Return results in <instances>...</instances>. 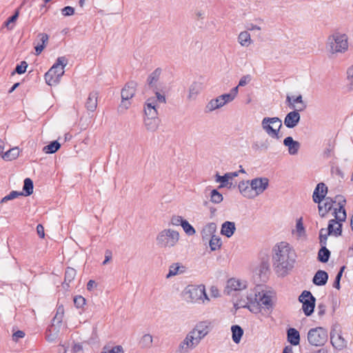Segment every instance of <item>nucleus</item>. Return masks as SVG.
I'll use <instances>...</instances> for the list:
<instances>
[{"label": "nucleus", "mask_w": 353, "mask_h": 353, "mask_svg": "<svg viewBox=\"0 0 353 353\" xmlns=\"http://www.w3.org/2000/svg\"><path fill=\"white\" fill-rule=\"evenodd\" d=\"M153 92L155 93V95H156V97L155 99H156V103L158 101L159 103H166V99H165V97L164 94H161L160 92H159V88H157V89H155V90H152Z\"/></svg>", "instance_id": "603ef678"}, {"label": "nucleus", "mask_w": 353, "mask_h": 353, "mask_svg": "<svg viewBox=\"0 0 353 353\" xmlns=\"http://www.w3.org/2000/svg\"><path fill=\"white\" fill-rule=\"evenodd\" d=\"M238 40L242 46H248L251 43L250 33L248 31L241 32L239 35Z\"/></svg>", "instance_id": "58836bf2"}, {"label": "nucleus", "mask_w": 353, "mask_h": 353, "mask_svg": "<svg viewBox=\"0 0 353 353\" xmlns=\"http://www.w3.org/2000/svg\"><path fill=\"white\" fill-rule=\"evenodd\" d=\"M255 300L259 303V304L261 305L265 306L266 309L270 310L272 308V302L271 296L268 295L266 293H263L261 294L260 292H259V294H256Z\"/></svg>", "instance_id": "a878e982"}, {"label": "nucleus", "mask_w": 353, "mask_h": 353, "mask_svg": "<svg viewBox=\"0 0 353 353\" xmlns=\"http://www.w3.org/2000/svg\"><path fill=\"white\" fill-rule=\"evenodd\" d=\"M223 199V195L216 189L211 191L210 201L214 203H220Z\"/></svg>", "instance_id": "a19ab883"}, {"label": "nucleus", "mask_w": 353, "mask_h": 353, "mask_svg": "<svg viewBox=\"0 0 353 353\" xmlns=\"http://www.w3.org/2000/svg\"><path fill=\"white\" fill-rule=\"evenodd\" d=\"M327 191H328L327 187L326 186V185L324 183H323V182L319 183L316 185V186L313 192V194H312L313 201L315 203L320 204L324 200V199L326 197Z\"/></svg>", "instance_id": "dca6fc26"}, {"label": "nucleus", "mask_w": 353, "mask_h": 353, "mask_svg": "<svg viewBox=\"0 0 353 353\" xmlns=\"http://www.w3.org/2000/svg\"><path fill=\"white\" fill-rule=\"evenodd\" d=\"M101 353H124L123 349L121 345H116L112 349L108 350V351H103Z\"/></svg>", "instance_id": "4d7b16f0"}, {"label": "nucleus", "mask_w": 353, "mask_h": 353, "mask_svg": "<svg viewBox=\"0 0 353 353\" xmlns=\"http://www.w3.org/2000/svg\"><path fill=\"white\" fill-rule=\"evenodd\" d=\"M61 147V144L58 141H53L43 148V152L46 154L55 153Z\"/></svg>", "instance_id": "4c0bfd02"}, {"label": "nucleus", "mask_w": 353, "mask_h": 353, "mask_svg": "<svg viewBox=\"0 0 353 353\" xmlns=\"http://www.w3.org/2000/svg\"><path fill=\"white\" fill-rule=\"evenodd\" d=\"M269 180L265 177L255 178L250 181V186L256 196L262 194L268 187Z\"/></svg>", "instance_id": "4468645a"}, {"label": "nucleus", "mask_w": 353, "mask_h": 353, "mask_svg": "<svg viewBox=\"0 0 353 353\" xmlns=\"http://www.w3.org/2000/svg\"><path fill=\"white\" fill-rule=\"evenodd\" d=\"M327 48L332 54L345 52L348 48L347 35L339 32L330 35L327 39Z\"/></svg>", "instance_id": "20e7f679"}, {"label": "nucleus", "mask_w": 353, "mask_h": 353, "mask_svg": "<svg viewBox=\"0 0 353 353\" xmlns=\"http://www.w3.org/2000/svg\"><path fill=\"white\" fill-rule=\"evenodd\" d=\"M238 94V86L233 88L230 93L220 95L224 105L232 101Z\"/></svg>", "instance_id": "c9c22d12"}, {"label": "nucleus", "mask_w": 353, "mask_h": 353, "mask_svg": "<svg viewBox=\"0 0 353 353\" xmlns=\"http://www.w3.org/2000/svg\"><path fill=\"white\" fill-rule=\"evenodd\" d=\"M74 304L77 308H82L85 304V299L82 296L77 295L74 297Z\"/></svg>", "instance_id": "de8ad7c7"}, {"label": "nucleus", "mask_w": 353, "mask_h": 353, "mask_svg": "<svg viewBox=\"0 0 353 353\" xmlns=\"http://www.w3.org/2000/svg\"><path fill=\"white\" fill-rule=\"evenodd\" d=\"M152 343V336L149 334H144L139 343L142 347H149L151 346Z\"/></svg>", "instance_id": "37998d69"}, {"label": "nucleus", "mask_w": 353, "mask_h": 353, "mask_svg": "<svg viewBox=\"0 0 353 353\" xmlns=\"http://www.w3.org/2000/svg\"><path fill=\"white\" fill-rule=\"evenodd\" d=\"M206 108L208 110V111L211 112L216 109H219V105H217V103L215 102V101L214 99H212L206 105Z\"/></svg>", "instance_id": "e2e57ef3"}, {"label": "nucleus", "mask_w": 353, "mask_h": 353, "mask_svg": "<svg viewBox=\"0 0 353 353\" xmlns=\"http://www.w3.org/2000/svg\"><path fill=\"white\" fill-rule=\"evenodd\" d=\"M248 308L250 310V312L255 314L261 312V305L259 304V303H257L256 301V302L252 303L250 305H248Z\"/></svg>", "instance_id": "6e6d98bb"}, {"label": "nucleus", "mask_w": 353, "mask_h": 353, "mask_svg": "<svg viewBox=\"0 0 353 353\" xmlns=\"http://www.w3.org/2000/svg\"><path fill=\"white\" fill-rule=\"evenodd\" d=\"M183 293L186 301L192 303L203 299L209 300L203 285H188Z\"/></svg>", "instance_id": "6e6552de"}, {"label": "nucleus", "mask_w": 353, "mask_h": 353, "mask_svg": "<svg viewBox=\"0 0 353 353\" xmlns=\"http://www.w3.org/2000/svg\"><path fill=\"white\" fill-rule=\"evenodd\" d=\"M203 89L202 83L198 81H194L189 88V94L188 99L189 100H194L196 98L197 95Z\"/></svg>", "instance_id": "cd10ccee"}, {"label": "nucleus", "mask_w": 353, "mask_h": 353, "mask_svg": "<svg viewBox=\"0 0 353 353\" xmlns=\"http://www.w3.org/2000/svg\"><path fill=\"white\" fill-rule=\"evenodd\" d=\"M236 231L235 223L232 221H225L221 229V234L228 238L231 237Z\"/></svg>", "instance_id": "b1692460"}, {"label": "nucleus", "mask_w": 353, "mask_h": 353, "mask_svg": "<svg viewBox=\"0 0 353 353\" xmlns=\"http://www.w3.org/2000/svg\"><path fill=\"white\" fill-rule=\"evenodd\" d=\"M37 38L39 41L34 46V50L35 54L39 55L46 48L49 40V36L46 33H39Z\"/></svg>", "instance_id": "5701e85b"}, {"label": "nucleus", "mask_w": 353, "mask_h": 353, "mask_svg": "<svg viewBox=\"0 0 353 353\" xmlns=\"http://www.w3.org/2000/svg\"><path fill=\"white\" fill-rule=\"evenodd\" d=\"M296 229L299 236H301L305 234V230L303 226L301 218L297 220L296 223Z\"/></svg>", "instance_id": "09e8293b"}, {"label": "nucleus", "mask_w": 353, "mask_h": 353, "mask_svg": "<svg viewBox=\"0 0 353 353\" xmlns=\"http://www.w3.org/2000/svg\"><path fill=\"white\" fill-rule=\"evenodd\" d=\"M145 117H158V112L157 109H144Z\"/></svg>", "instance_id": "13d9d810"}, {"label": "nucleus", "mask_w": 353, "mask_h": 353, "mask_svg": "<svg viewBox=\"0 0 353 353\" xmlns=\"http://www.w3.org/2000/svg\"><path fill=\"white\" fill-rule=\"evenodd\" d=\"M34 184L33 181L30 178L25 179L23 181V196H30L33 193Z\"/></svg>", "instance_id": "e433bc0d"}, {"label": "nucleus", "mask_w": 353, "mask_h": 353, "mask_svg": "<svg viewBox=\"0 0 353 353\" xmlns=\"http://www.w3.org/2000/svg\"><path fill=\"white\" fill-rule=\"evenodd\" d=\"M333 201L334 203H336V207L333 209L332 214L334 216L333 219L341 223L345 221L347 217L346 210L345 209L346 199L343 196L339 194L333 199Z\"/></svg>", "instance_id": "9b49d317"}, {"label": "nucleus", "mask_w": 353, "mask_h": 353, "mask_svg": "<svg viewBox=\"0 0 353 353\" xmlns=\"http://www.w3.org/2000/svg\"><path fill=\"white\" fill-rule=\"evenodd\" d=\"M327 230V233L325 234H323V232L326 231L325 228H321L319 231V243L321 246H326L328 236L334 235L335 236H339L342 234L343 223L336 220L331 219L328 222Z\"/></svg>", "instance_id": "423d86ee"}, {"label": "nucleus", "mask_w": 353, "mask_h": 353, "mask_svg": "<svg viewBox=\"0 0 353 353\" xmlns=\"http://www.w3.org/2000/svg\"><path fill=\"white\" fill-rule=\"evenodd\" d=\"M216 182L221 183V185L219 187L223 188L228 185L230 176H229L228 174L225 173L223 176H220L219 174H216Z\"/></svg>", "instance_id": "49530a36"}, {"label": "nucleus", "mask_w": 353, "mask_h": 353, "mask_svg": "<svg viewBox=\"0 0 353 353\" xmlns=\"http://www.w3.org/2000/svg\"><path fill=\"white\" fill-rule=\"evenodd\" d=\"M25 336V332L21 330H18L13 333L12 334V340L14 342H17L19 339H22Z\"/></svg>", "instance_id": "680f3d73"}, {"label": "nucleus", "mask_w": 353, "mask_h": 353, "mask_svg": "<svg viewBox=\"0 0 353 353\" xmlns=\"http://www.w3.org/2000/svg\"><path fill=\"white\" fill-rule=\"evenodd\" d=\"M144 109H157V103L155 98H149L145 103Z\"/></svg>", "instance_id": "3c124183"}, {"label": "nucleus", "mask_w": 353, "mask_h": 353, "mask_svg": "<svg viewBox=\"0 0 353 353\" xmlns=\"http://www.w3.org/2000/svg\"><path fill=\"white\" fill-rule=\"evenodd\" d=\"M76 274L77 272L75 269L70 267H68L66 268L65 272L64 281L62 283L63 288L69 287V283L74 279Z\"/></svg>", "instance_id": "c85d7f7f"}, {"label": "nucleus", "mask_w": 353, "mask_h": 353, "mask_svg": "<svg viewBox=\"0 0 353 353\" xmlns=\"http://www.w3.org/2000/svg\"><path fill=\"white\" fill-rule=\"evenodd\" d=\"M61 13L65 17L72 16L74 14V8L71 6H65L61 10Z\"/></svg>", "instance_id": "5fc2aeb1"}, {"label": "nucleus", "mask_w": 353, "mask_h": 353, "mask_svg": "<svg viewBox=\"0 0 353 353\" xmlns=\"http://www.w3.org/2000/svg\"><path fill=\"white\" fill-rule=\"evenodd\" d=\"M288 341L292 345H298L300 343V334L299 331L293 327H290L287 330Z\"/></svg>", "instance_id": "bb28decb"}, {"label": "nucleus", "mask_w": 353, "mask_h": 353, "mask_svg": "<svg viewBox=\"0 0 353 353\" xmlns=\"http://www.w3.org/2000/svg\"><path fill=\"white\" fill-rule=\"evenodd\" d=\"M273 265L276 272L284 276L291 270L295 263L296 254L285 242H281L274 248Z\"/></svg>", "instance_id": "f257e3e1"}, {"label": "nucleus", "mask_w": 353, "mask_h": 353, "mask_svg": "<svg viewBox=\"0 0 353 353\" xmlns=\"http://www.w3.org/2000/svg\"><path fill=\"white\" fill-rule=\"evenodd\" d=\"M327 330L323 327L311 328L307 332V341L313 346H323L327 341Z\"/></svg>", "instance_id": "0eeeda50"}, {"label": "nucleus", "mask_w": 353, "mask_h": 353, "mask_svg": "<svg viewBox=\"0 0 353 353\" xmlns=\"http://www.w3.org/2000/svg\"><path fill=\"white\" fill-rule=\"evenodd\" d=\"M245 288V282H242L240 280L232 278L228 281L224 292L230 295L232 291L241 290Z\"/></svg>", "instance_id": "a211bd4d"}, {"label": "nucleus", "mask_w": 353, "mask_h": 353, "mask_svg": "<svg viewBox=\"0 0 353 353\" xmlns=\"http://www.w3.org/2000/svg\"><path fill=\"white\" fill-rule=\"evenodd\" d=\"M19 148L18 147H14L6 152L2 155V158L5 161H12L19 157Z\"/></svg>", "instance_id": "72a5a7b5"}, {"label": "nucleus", "mask_w": 353, "mask_h": 353, "mask_svg": "<svg viewBox=\"0 0 353 353\" xmlns=\"http://www.w3.org/2000/svg\"><path fill=\"white\" fill-rule=\"evenodd\" d=\"M37 232L40 238H44V236H45L44 228L43 227L42 225L39 224L37 226Z\"/></svg>", "instance_id": "774afa93"}, {"label": "nucleus", "mask_w": 353, "mask_h": 353, "mask_svg": "<svg viewBox=\"0 0 353 353\" xmlns=\"http://www.w3.org/2000/svg\"><path fill=\"white\" fill-rule=\"evenodd\" d=\"M161 73V70L158 68L149 75L147 82L149 88H151L152 90L159 88L157 84Z\"/></svg>", "instance_id": "4be33fe9"}, {"label": "nucleus", "mask_w": 353, "mask_h": 353, "mask_svg": "<svg viewBox=\"0 0 353 353\" xmlns=\"http://www.w3.org/2000/svg\"><path fill=\"white\" fill-rule=\"evenodd\" d=\"M68 64L65 57H59L55 63L45 74V80L48 85L52 86L58 84L64 74V68Z\"/></svg>", "instance_id": "f03ea898"}, {"label": "nucleus", "mask_w": 353, "mask_h": 353, "mask_svg": "<svg viewBox=\"0 0 353 353\" xmlns=\"http://www.w3.org/2000/svg\"><path fill=\"white\" fill-rule=\"evenodd\" d=\"M251 81V77L250 75L248 74V75H245V76H243L239 82V84H238V88L239 86H245V85H247L250 81Z\"/></svg>", "instance_id": "052dcab7"}, {"label": "nucleus", "mask_w": 353, "mask_h": 353, "mask_svg": "<svg viewBox=\"0 0 353 353\" xmlns=\"http://www.w3.org/2000/svg\"><path fill=\"white\" fill-rule=\"evenodd\" d=\"M185 219H184L182 216H172V218H171V224H172L173 225H182L183 224V222L185 221Z\"/></svg>", "instance_id": "864d4df0"}, {"label": "nucleus", "mask_w": 353, "mask_h": 353, "mask_svg": "<svg viewBox=\"0 0 353 353\" xmlns=\"http://www.w3.org/2000/svg\"><path fill=\"white\" fill-rule=\"evenodd\" d=\"M232 338L233 341L238 344L243 335V330L239 325H234L231 327Z\"/></svg>", "instance_id": "7c9ffc66"}, {"label": "nucleus", "mask_w": 353, "mask_h": 353, "mask_svg": "<svg viewBox=\"0 0 353 353\" xmlns=\"http://www.w3.org/2000/svg\"><path fill=\"white\" fill-rule=\"evenodd\" d=\"M341 273H337L334 279V281L333 283V287L336 288L337 290H339L341 288L340 281L341 279Z\"/></svg>", "instance_id": "0e129e2a"}, {"label": "nucleus", "mask_w": 353, "mask_h": 353, "mask_svg": "<svg viewBox=\"0 0 353 353\" xmlns=\"http://www.w3.org/2000/svg\"><path fill=\"white\" fill-rule=\"evenodd\" d=\"M205 230H208V231L210 232V233H214L215 232L216 230V225L215 223H208L205 228H204V231Z\"/></svg>", "instance_id": "69168bd1"}, {"label": "nucleus", "mask_w": 353, "mask_h": 353, "mask_svg": "<svg viewBox=\"0 0 353 353\" xmlns=\"http://www.w3.org/2000/svg\"><path fill=\"white\" fill-rule=\"evenodd\" d=\"M325 203L322 205L325 209V212H330L333 208L334 201L331 197H325Z\"/></svg>", "instance_id": "8fccbe9b"}, {"label": "nucleus", "mask_w": 353, "mask_h": 353, "mask_svg": "<svg viewBox=\"0 0 353 353\" xmlns=\"http://www.w3.org/2000/svg\"><path fill=\"white\" fill-rule=\"evenodd\" d=\"M263 130L271 137L279 139L280 129L282 128V121L279 117H264L261 121Z\"/></svg>", "instance_id": "39448f33"}, {"label": "nucleus", "mask_w": 353, "mask_h": 353, "mask_svg": "<svg viewBox=\"0 0 353 353\" xmlns=\"http://www.w3.org/2000/svg\"><path fill=\"white\" fill-rule=\"evenodd\" d=\"M210 323L208 321H200L193 330L197 331V333L200 332V335L205 336L210 332Z\"/></svg>", "instance_id": "2f4dec72"}, {"label": "nucleus", "mask_w": 353, "mask_h": 353, "mask_svg": "<svg viewBox=\"0 0 353 353\" xmlns=\"http://www.w3.org/2000/svg\"><path fill=\"white\" fill-rule=\"evenodd\" d=\"M19 196H23V192L12 190L8 195L5 196L1 199V203H6L7 201L16 199Z\"/></svg>", "instance_id": "ea45409f"}, {"label": "nucleus", "mask_w": 353, "mask_h": 353, "mask_svg": "<svg viewBox=\"0 0 353 353\" xmlns=\"http://www.w3.org/2000/svg\"><path fill=\"white\" fill-rule=\"evenodd\" d=\"M197 333V331L192 330L185 336V339L179 345V350L181 353H185L189 350L194 349L199 345L201 340L205 336Z\"/></svg>", "instance_id": "1a4fd4ad"}, {"label": "nucleus", "mask_w": 353, "mask_h": 353, "mask_svg": "<svg viewBox=\"0 0 353 353\" xmlns=\"http://www.w3.org/2000/svg\"><path fill=\"white\" fill-rule=\"evenodd\" d=\"M28 67V63L26 61H23L20 63V64H17L14 70L12 72V75L14 74H21L26 72Z\"/></svg>", "instance_id": "c03bdc74"}, {"label": "nucleus", "mask_w": 353, "mask_h": 353, "mask_svg": "<svg viewBox=\"0 0 353 353\" xmlns=\"http://www.w3.org/2000/svg\"><path fill=\"white\" fill-rule=\"evenodd\" d=\"M221 245V239L212 235L210 241V247L212 251H215L220 248Z\"/></svg>", "instance_id": "79ce46f5"}, {"label": "nucleus", "mask_w": 353, "mask_h": 353, "mask_svg": "<svg viewBox=\"0 0 353 353\" xmlns=\"http://www.w3.org/2000/svg\"><path fill=\"white\" fill-rule=\"evenodd\" d=\"M57 337V333H52L51 329H48L46 330V339L49 342L54 341Z\"/></svg>", "instance_id": "bf43d9fd"}, {"label": "nucleus", "mask_w": 353, "mask_h": 353, "mask_svg": "<svg viewBox=\"0 0 353 353\" xmlns=\"http://www.w3.org/2000/svg\"><path fill=\"white\" fill-rule=\"evenodd\" d=\"M268 269H269L268 262L265 261H263L260 265V270H259L260 272L261 273L265 272L267 270H268Z\"/></svg>", "instance_id": "338daca9"}, {"label": "nucleus", "mask_w": 353, "mask_h": 353, "mask_svg": "<svg viewBox=\"0 0 353 353\" xmlns=\"http://www.w3.org/2000/svg\"><path fill=\"white\" fill-rule=\"evenodd\" d=\"M299 301L302 303V310L305 316H310L313 312L316 305V298L307 290H303L299 296Z\"/></svg>", "instance_id": "9d476101"}, {"label": "nucleus", "mask_w": 353, "mask_h": 353, "mask_svg": "<svg viewBox=\"0 0 353 353\" xmlns=\"http://www.w3.org/2000/svg\"><path fill=\"white\" fill-rule=\"evenodd\" d=\"M137 85V83L133 81L128 82L125 85L121 92L122 101L120 108H124L125 110L129 108L130 105L129 100L135 94Z\"/></svg>", "instance_id": "f8f14e48"}, {"label": "nucleus", "mask_w": 353, "mask_h": 353, "mask_svg": "<svg viewBox=\"0 0 353 353\" xmlns=\"http://www.w3.org/2000/svg\"><path fill=\"white\" fill-rule=\"evenodd\" d=\"M179 240V233L172 229H163L156 237L158 247L161 248H171L174 247Z\"/></svg>", "instance_id": "7ed1b4c3"}, {"label": "nucleus", "mask_w": 353, "mask_h": 353, "mask_svg": "<svg viewBox=\"0 0 353 353\" xmlns=\"http://www.w3.org/2000/svg\"><path fill=\"white\" fill-rule=\"evenodd\" d=\"M144 124L148 130L154 132L159 127V119L158 117H145L144 119Z\"/></svg>", "instance_id": "c756f323"}, {"label": "nucleus", "mask_w": 353, "mask_h": 353, "mask_svg": "<svg viewBox=\"0 0 353 353\" xmlns=\"http://www.w3.org/2000/svg\"><path fill=\"white\" fill-rule=\"evenodd\" d=\"M336 325H334L330 331V343L334 349L341 350L347 347V341L341 335V332L336 330Z\"/></svg>", "instance_id": "ddd939ff"}, {"label": "nucleus", "mask_w": 353, "mask_h": 353, "mask_svg": "<svg viewBox=\"0 0 353 353\" xmlns=\"http://www.w3.org/2000/svg\"><path fill=\"white\" fill-rule=\"evenodd\" d=\"M321 248L318 252V256L317 259L321 263H327L329 261V259L330 257L331 252L330 251L326 248V246L323 245L321 246Z\"/></svg>", "instance_id": "473e14b6"}, {"label": "nucleus", "mask_w": 353, "mask_h": 353, "mask_svg": "<svg viewBox=\"0 0 353 353\" xmlns=\"http://www.w3.org/2000/svg\"><path fill=\"white\" fill-rule=\"evenodd\" d=\"M185 270V268L183 265H180L178 263H173L170 266L169 272L166 277L170 278L178 274L183 273Z\"/></svg>", "instance_id": "f704fd0d"}, {"label": "nucleus", "mask_w": 353, "mask_h": 353, "mask_svg": "<svg viewBox=\"0 0 353 353\" xmlns=\"http://www.w3.org/2000/svg\"><path fill=\"white\" fill-rule=\"evenodd\" d=\"M239 189L240 192L243 195V196L251 199L254 198L256 196V194L254 193V190L250 186V181H242L239 184Z\"/></svg>", "instance_id": "aec40b11"}, {"label": "nucleus", "mask_w": 353, "mask_h": 353, "mask_svg": "<svg viewBox=\"0 0 353 353\" xmlns=\"http://www.w3.org/2000/svg\"><path fill=\"white\" fill-rule=\"evenodd\" d=\"M329 276L327 272L325 270H319L315 273L312 282L314 285L318 286L325 285L328 280Z\"/></svg>", "instance_id": "412c9836"}, {"label": "nucleus", "mask_w": 353, "mask_h": 353, "mask_svg": "<svg viewBox=\"0 0 353 353\" xmlns=\"http://www.w3.org/2000/svg\"><path fill=\"white\" fill-rule=\"evenodd\" d=\"M97 98L98 93L97 92H92L85 102V108L88 111L93 112L97 107Z\"/></svg>", "instance_id": "393cba45"}, {"label": "nucleus", "mask_w": 353, "mask_h": 353, "mask_svg": "<svg viewBox=\"0 0 353 353\" xmlns=\"http://www.w3.org/2000/svg\"><path fill=\"white\" fill-rule=\"evenodd\" d=\"M184 232L189 236L194 235L196 232L194 228L190 224V223L185 220L181 225Z\"/></svg>", "instance_id": "a18cd8bd"}, {"label": "nucleus", "mask_w": 353, "mask_h": 353, "mask_svg": "<svg viewBox=\"0 0 353 353\" xmlns=\"http://www.w3.org/2000/svg\"><path fill=\"white\" fill-rule=\"evenodd\" d=\"M286 103L290 109L303 111L306 108V103L303 101L301 94H299L296 97H293L290 95L286 97Z\"/></svg>", "instance_id": "2eb2a0df"}, {"label": "nucleus", "mask_w": 353, "mask_h": 353, "mask_svg": "<svg viewBox=\"0 0 353 353\" xmlns=\"http://www.w3.org/2000/svg\"><path fill=\"white\" fill-rule=\"evenodd\" d=\"M283 145L288 148V152L290 155L297 154L301 148V143L297 141H294L292 137L285 138Z\"/></svg>", "instance_id": "6ab92c4d"}, {"label": "nucleus", "mask_w": 353, "mask_h": 353, "mask_svg": "<svg viewBox=\"0 0 353 353\" xmlns=\"http://www.w3.org/2000/svg\"><path fill=\"white\" fill-rule=\"evenodd\" d=\"M299 110H293L288 113L284 119V125L288 128H294L300 121L301 115Z\"/></svg>", "instance_id": "f3484780"}]
</instances>
